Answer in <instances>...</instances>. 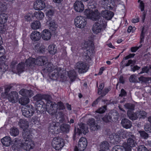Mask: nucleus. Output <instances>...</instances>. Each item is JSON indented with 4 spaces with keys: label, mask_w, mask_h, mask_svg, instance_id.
<instances>
[{
    "label": "nucleus",
    "mask_w": 151,
    "mask_h": 151,
    "mask_svg": "<svg viewBox=\"0 0 151 151\" xmlns=\"http://www.w3.org/2000/svg\"><path fill=\"white\" fill-rule=\"evenodd\" d=\"M122 137L124 139H126L127 142H124V148L126 151H132V148L137 145L135 141L136 137L131 132H124L122 134Z\"/></svg>",
    "instance_id": "nucleus-1"
},
{
    "label": "nucleus",
    "mask_w": 151,
    "mask_h": 151,
    "mask_svg": "<svg viewBox=\"0 0 151 151\" xmlns=\"http://www.w3.org/2000/svg\"><path fill=\"white\" fill-rule=\"evenodd\" d=\"M15 141L17 142L21 148L27 151H29L30 149H32L34 146V142L32 140L24 141L23 139H18Z\"/></svg>",
    "instance_id": "nucleus-2"
},
{
    "label": "nucleus",
    "mask_w": 151,
    "mask_h": 151,
    "mask_svg": "<svg viewBox=\"0 0 151 151\" xmlns=\"http://www.w3.org/2000/svg\"><path fill=\"white\" fill-rule=\"evenodd\" d=\"M79 127L76 128L75 127L74 131V133L73 137V139L74 140L75 139L76 135L77 134L78 135H80L82 133H83L84 134H86L88 132V128L87 125L82 123H81L78 124Z\"/></svg>",
    "instance_id": "nucleus-3"
},
{
    "label": "nucleus",
    "mask_w": 151,
    "mask_h": 151,
    "mask_svg": "<svg viewBox=\"0 0 151 151\" xmlns=\"http://www.w3.org/2000/svg\"><path fill=\"white\" fill-rule=\"evenodd\" d=\"M22 111L24 116L30 118L33 115L35 111L34 107L32 105H27L22 108Z\"/></svg>",
    "instance_id": "nucleus-4"
},
{
    "label": "nucleus",
    "mask_w": 151,
    "mask_h": 151,
    "mask_svg": "<svg viewBox=\"0 0 151 151\" xmlns=\"http://www.w3.org/2000/svg\"><path fill=\"white\" fill-rule=\"evenodd\" d=\"M49 102L47 103L45 105L46 110L51 115H55L57 112L58 105L55 102Z\"/></svg>",
    "instance_id": "nucleus-5"
},
{
    "label": "nucleus",
    "mask_w": 151,
    "mask_h": 151,
    "mask_svg": "<svg viewBox=\"0 0 151 151\" xmlns=\"http://www.w3.org/2000/svg\"><path fill=\"white\" fill-rule=\"evenodd\" d=\"M106 24V22L103 18L99 21L96 22L93 26L92 30L94 33L97 34L101 32L102 30V27Z\"/></svg>",
    "instance_id": "nucleus-6"
},
{
    "label": "nucleus",
    "mask_w": 151,
    "mask_h": 151,
    "mask_svg": "<svg viewBox=\"0 0 151 151\" xmlns=\"http://www.w3.org/2000/svg\"><path fill=\"white\" fill-rule=\"evenodd\" d=\"M52 145L56 150H59L64 146L63 139L60 137H55L52 140Z\"/></svg>",
    "instance_id": "nucleus-7"
},
{
    "label": "nucleus",
    "mask_w": 151,
    "mask_h": 151,
    "mask_svg": "<svg viewBox=\"0 0 151 151\" xmlns=\"http://www.w3.org/2000/svg\"><path fill=\"white\" fill-rule=\"evenodd\" d=\"M87 19L83 16L77 17L75 19V24L76 26L80 28H83L87 24Z\"/></svg>",
    "instance_id": "nucleus-8"
},
{
    "label": "nucleus",
    "mask_w": 151,
    "mask_h": 151,
    "mask_svg": "<svg viewBox=\"0 0 151 151\" xmlns=\"http://www.w3.org/2000/svg\"><path fill=\"white\" fill-rule=\"evenodd\" d=\"M61 69L59 67H53V69L50 73L51 77L54 80H56L58 78H62L64 76L61 73Z\"/></svg>",
    "instance_id": "nucleus-9"
},
{
    "label": "nucleus",
    "mask_w": 151,
    "mask_h": 151,
    "mask_svg": "<svg viewBox=\"0 0 151 151\" xmlns=\"http://www.w3.org/2000/svg\"><path fill=\"white\" fill-rule=\"evenodd\" d=\"M76 69L78 70L79 73H82L87 72L88 69V67L86 63L80 62L76 64Z\"/></svg>",
    "instance_id": "nucleus-10"
},
{
    "label": "nucleus",
    "mask_w": 151,
    "mask_h": 151,
    "mask_svg": "<svg viewBox=\"0 0 151 151\" xmlns=\"http://www.w3.org/2000/svg\"><path fill=\"white\" fill-rule=\"evenodd\" d=\"M87 124L90 126L91 130L95 131L100 129L101 127L95 123V119L93 118H89L87 122Z\"/></svg>",
    "instance_id": "nucleus-11"
},
{
    "label": "nucleus",
    "mask_w": 151,
    "mask_h": 151,
    "mask_svg": "<svg viewBox=\"0 0 151 151\" xmlns=\"http://www.w3.org/2000/svg\"><path fill=\"white\" fill-rule=\"evenodd\" d=\"M100 14L97 9H95L94 11L92 10L90 14L89 15V18L93 21H99L101 19H102L100 16Z\"/></svg>",
    "instance_id": "nucleus-12"
},
{
    "label": "nucleus",
    "mask_w": 151,
    "mask_h": 151,
    "mask_svg": "<svg viewBox=\"0 0 151 151\" xmlns=\"http://www.w3.org/2000/svg\"><path fill=\"white\" fill-rule=\"evenodd\" d=\"M87 145V142L86 139L84 137H81L79 140L78 145L79 150L82 151L86 148Z\"/></svg>",
    "instance_id": "nucleus-13"
},
{
    "label": "nucleus",
    "mask_w": 151,
    "mask_h": 151,
    "mask_svg": "<svg viewBox=\"0 0 151 151\" xmlns=\"http://www.w3.org/2000/svg\"><path fill=\"white\" fill-rule=\"evenodd\" d=\"M74 7L75 10L77 12H81L84 10V6L82 1H76L74 4Z\"/></svg>",
    "instance_id": "nucleus-14"
},
{
    "label": "nucleus",
    "mask_w": 151,
    "mask_h": 151,
    "mask_svg": "<svg viewBox=\"0 0 151 151\" xmlns=\"http://www.w3.org/2000/svg\"><path fill=\"white\" fill-rule=\"evenodd\" d=\"M45 7V3L41 0H37L34 2V8L36 10H41Z\"/></svg>",
    "instance_id": "nucleus-15"
},
{
    "label": "nucleus",
    "mask_w": 151,
    "mask_h": 151,
    "mask_svg": "<svg viewBox=\"0 0 151 151\" xmlns=\"http://www.w3.org/2000/svg\"><path fill=\"white\" fill-rule=\"evenodd\" d=\"M22 138L20 139H23L24 141L27 140H32L31 139V136L30 134V130L27 128H24L23 129L22 132Z\"/></svg>",
    "instance_id": "nucleus-16"
},
{
    "label": "nucleus",
    "mask_w": 151,
    "mask_h": 151,
    "mask_svg": "<svg viewBox=\"0 0 151 151\" xmlns=\"http://www.w3.org/2000/svg\"><path fill=\"white\" fill-rule=\"evenodd\" d=\"M7 97L10 101L12 103H15L17 101L18 97V93L16 91L12 92L9 94Z\"/></svg>",
    "instance_id": "nucleus-17"
},
{
    "label": "nucleus",
    "mask_w": 151,
    "mask_h": 151,
    "mask_svg": "<svg viewBox=\"0 0 151 151\" xmlns=\"http://www.w3.org/2000/svg\"><path fill=\"white\" fill-rule=\"evenodd\" d=\"M19 94L26 97H31L33 95V93L31 90L22 89L19 92Z\"/></svg>",
    "instance_id": "nucleus-18"
},
{
    "label": "nucleus",
    "mask_w": 151,
    "mask_h": 151,
    "mask_svg": "<svg viewBox=\"0 0 151 151\" xmlns=\"http://www.w3.org/2000/svg\"><path fill=\"white\" fill-rule=\"evenodd\" d=\"M102 17L107 20L110 19L114 15L113 12L107 10L103 11L101 13Z\"/></svg>",
    "instance_id": "nucleus-19"
},
{
    "label": "nucleus",
    "mask_w": 151,
    "mask_h": 151,
    "mask_svg": "<svg viewBox=\"0 0 151 151\" xmlns=\"http://www.w3.org/2000/svg\"><path fill=\"white\" fill-rule=\"evenodd\" d=\"M30 38L32 40L34 41L39 40L41 38L40 33L37 31H33L31 33Z\"/></svg>",
    "instance_id": "nucleus-20"
},
{
    "label": "nucleus",
    "mask_w": 151,
    "mask_h": 151,
    "mask_svg": "<svg viewBox=\"0 0 151 151\" xmlns=\"http://www.w3.org/2000/svg\"><path fill=\"white\" fill-rule=\"evenodd\" d=\"M51 37V34L48 29H45L42 32L41 37L44 40H50Z\"/></svg>",
    "instance_id": "nucleus-21"
},
{
    "label": "nucleus",
    "mask_w": 151,
    "mask_h": 151,
    "mask_svg": "<svg viewBox=\"0 0 151 151\" xmlns=\"http://www.w3.org/2000/svg\"><path fill=\"white\" fill-rule=\"evenodd\" d=\"M121 124L122 126L126 129H130L132 126L131 122L128 119L125 118L122 119Z\"/></svg>",
    "instance_id": "nucleus-22"
},
{
    "label": "nucleus",
    "mask_w": 151,
    "mask_h": 151,
    "mask_svg": "<svg viewBox=\"0 0 151 151\" xmlns=\"http://www.w3.org/2000/svg\"><path fill=\"white\" fill-rule=\"evenodd\" d=\"M49 130V132H51L53 134L57 133V132L60 131V129L59 127L56 126L55 122H52L50 124Z\"/></svg>",
    "instance_id": "nucleus-23"
},
{
    "label": "nucleus",
    "mask_w": 151,
    "mask_h": 151,
    "mask_svg": "<svg viewBox=\"0 0 151 151\" xmlns=\"http://www.w3.org/2000/svg\"><path fill=\"white\" fill-rule=\"evenodd\" d=\"M36 109L41 113L44 112L45 106L44 102L43 101H39L36 102L35 103Z\"/></svg>",
    "instance_id": "nucleus-24"
},
{
    "label": "nucleus",
    "mask_w": 151,
    "mask_h": 151,
    "mask_svg": "<svg viewBox=\"0 0 151 151\" xmlns=\"http://www.w3.org/2000/svg\"><path fill=\"white\" fill-rule=\"evenodd\" d=\"M109 138L111 140H113V142H114V143L116 144L119 142L121 141V138L119 136L118 134L114 133L109 135Z\"/></svg>",
    "instance_id": "nucleus-25"
},
{
    "label": "nucleus",
    "mask_w": 151,
    "mask_h": 151,
    "mask_svg": "<svg viewBox=\"0 0 151 151\" xmlns=\"http://www.w3.org/2000/svg\"><path fill=\"white\" fill-rule=\"evenodd\" d=\"M1 142L3 145L6 147L9 146L12 142V140L10 137L6 136L1 139Z\"/></svg>",
    "instance_id": "nucleus-26"
},
{
    "label": "nucleus",
    "mask_w": 151,
    "mask_h": 151,
    "mask_svg": "<svg viewBox=\"0 0 151 151\" xmlns=\"http://www.w3.org/2000/svg\"><path fill=\"white\" fill-rule=\"evenodd\" d=\"M47 60V58L45 57L40 56L38 57L35 60L36 65L42 66Z\"/></svg>",
    "instance_id": "nucleus-27"
},
{
    "label": "nucleus",
    "mask_w": 151,
    "mask_h": 151,
    "mask_svg": "<svg viewBox=\"0 0 151 151\" xmlns=\"http://www.w3.org/2000/svg\"><path fill=\"white\" fill-rule=\"evenodd\" d=\"M94 49V47L93 43H88L86 47V53L85 54L91 56Z\"/></svg>",
    "instance_id": "nucleus-28"
},
{
    "label": "nucleus",
    "mask_w": 151,
    "mask_h": 151,
    "mask_svg": "<svg viewBox=\"0 0 151 151\" xmlns=\"http://www.w3.org/2000/svg\"><path fill=\"white\" fill-rule=\"evenodd\" d=\"M127 115L129 118L132 120H135L138 119L136 111L134 112L132 111L128 110Z\"/></svg>",
    "instance_id": "nucleus-29"
},
{
    "label": "nucleus",
    "mask_w": 151,
    "mask_h": 151,
    "mask_svg": "<svg viewBox=\"0 0 151 151\" xmlns=\"http://www.w3.org/2000/svg\"><path fill=\"white\" fill-rule=\"evenodd\" d=\"M18 124L21 128L23 129L27 128L29 126L28 121L24 119H20L18 122Z\"/></svg>",
    "instance_id": "nucleus-30"
},
{
    "label": "nucleus",
    "mask_w": 151,
    "mask_h": 151,
    "mask_svg": "<svg viewBox=\"0 0 151 151\" xmlns=\"http://www.w3.org/2000/svg\"><path fill=\"white\" fill-rule=\"evenodd\" d=\"M44 70L47 71V72L51 73V71L53 68V65L50 62H47L44 65Z\"/></svg>",
    "instance_id": "nucleus-31"
},
{
    "label": "nucleus",
    "mask_w": 151,
    "mask_h": 151,
    "mask_svg": "<svg viewBox=\"0 0 151 151\" xmlns=\"http://www.w3.org/2000/svg\"><path fill=\"white\" fill-rule=\"evenodd\" d=\"M138 79L142 84L149 83L151 81V78L149 77H145L141 76L138 78Z\"/></svg>",
    "instance_id": "nucleus-32"
},
{
    "label": "nucleus",
    "mask_w": 151,
    "mask_h": 151,
    "mask_svg": "<svg viewBox=\"0 0 151 151\" xmlns=\"http://www.w3.org/2000/svg\"><path fill=\"white\" fill-rule=\"evenodd\" d=\"M137 118L145 119L147 117V113L143 110H139L136 111Z\"/></svg>",
    "instance_id": "nucleus-33"
},
{
    "label": "nucleus",
    "mask_w": 151,
    "mask_h": 151,
    "mask_svg": "<svg viewBox=\"0 0 151 151\" xmlns=\"http://www.w3.org/2000/svg\"><path fill=\"white\" fill-rule=\"evenodd\" d=\"M109 143L106 141H104L100 143L99 147L101 149L105 151L109 148Z\"/></svg>",
    "instance_id": "nucleus-34"
},
{
    "label": "nucleus",
    "mask_w": 151,
    "mask_h": 151,
    "mask_svg": "<svg viewBox=\"0 0 151 151\" xmlns=\"http://www.w3.org/2000/svg\"><path fill=\"white\" fill-rule=\"evenodd\" d=\"M70 128V126L68 124H63L61 125L60 129L63 132L66 133L68 132Z\"/></svg>",
    "instance_id": "nucleus-35"
},
{
    "label": "nucleus",
    "mask_w": 151,
    "mask_h": 151,
    "mask_svg": "<svg viewBox=\"0 0 151 151\" xmlns=\"http://www.w3.org/2000/svg\"><path fill=\"white\" fill-rule=\"evenodd\" d=\"M31 27L32 29H37L41 27V24L39 21H35L31 24Z\"/></svg>",
    "instance_id": "nucleus-36"
},
{
    "label": "nucleus",
    "mask_w": 151,
    "mask_h": 151,
    "mask_svg": "<svg viewBox=\"0 0 151 151\" xmlns=\"http://www.w3.org/2000/svg\"><path fill=\"white\" fill-rule=\"evenodd\" d=\"M68 75L71 81L73 82L76 79V74L74 70L69 71L68 72Z\"/></svg>",
    "instance_id": "nucleus-37"
},
{
    "label": "nucleus",
    "mask_w": 151,
    "mask_h": 151,
    "mask_svg": "<svg viewBox=\"0 0 151 151\" xmlns=\"http://www.w3.org/2000/svg\"><path fill=\"white\" fill-rule=\"evenodd\" d=\"M48 50L50 54H55L57 51L55 45L54 44L50 45L48 47Z\"/></svg>",
    "instance_id": "nucleus-38"
},
{
    "label": "nucleus",
    "mask_w": 151,
    "mask_h": 151,
    "mask_svg": "<svg viewBox=\"0 0 151 151\" xmlns=\"http://www.w3.org/2000/svg\"><path fill=\"white\" fill-rule=\"evenodd\" d=\"M17 63L16 60L12 61L10 65L11 70L14 73H17Z\"/></svg>",
    "instance_id": "nucleus-39"
},
{
    "label": "nucleus",
    "mask_w": 151,
    "mask_h": 151,
    "mask_svg": "<svg viewBox=\"0 0 151 151\" xmlns=\"http://www.w3.org/2000/svg\"><path fill=\"white\" fill-rule=\"evenodd\" d=\"M8 19V16L5 13L0 14V24H4L6 22Z\"/></svg>",
    "instance_id": "nucleus-40"
},
{
    "label": "nucleus",
    "mask_w": 151,
    "mask_h": 151,
    "mask_svg": "<svg viewBox=\"0 0 151 151\" xmlns=\"http://www.w3.org/2000/svg\"><path fill=\"white\" fill-rule=\"evenodd\" d=\"M59 117L57 120L60 123H62L65 122V118L64 117L65 114L62 111H60L58 112Z\"/></svg>",
    "instance_id": "nucleus-41"
},
{
    "label": "nucleus",
    "mask_w": 151,
    "mask_h": 151,
    "mask_svg": "<svg viewBox=\"0 0 151 151\" xmlns=\"http://www.w3.org/2000/svg\"><path fill=\"white\" fill-rule=\"evenodd\" d=\"M34 15L36 18L39 20H41L44 17V13L40 11L35 12L34 14Z\"/></svg>",
    "instance_id": "nucleus-42"
},
{
    "label": "nucleus",
    "mask_w": 151,
    "mask_h": 151,
    "mask_svg": "<svg viewBox=\"0 0 151 151\" xmlns=\"http://www.w3.org/2000/svg\"><path fill=\"white\" fill-rule=\"evenodd\" d=\"M25 63L27 65L29 66H34L36 65L35 59L33 58H30L27 60Z\"/></svg>",
    "instance_id": "nucleus-43"
},
{
    "label": "nucleus",
    "mask_w": 151,
    "mask_h": 151,
    "mask_svg": "<svg viewBox=\"0 0 151 151\" xmlns=\"http://www.w3.org/2000/svg\"><path fill=\"white\" fill-rule=\"evenodd\" d=\"M58 26L54 20L51 21L49 23V29L52 31L55 30Z\"/></svg>",
    "instance_id": "nucleus-44"
},
{
    "label": "nucleus",
    "mask_w": 151,
    "mask_h": 151,
    "mask_svg": "<svg viewBox=\"0 0 151 151\" xmlns=\"http://www.w3.org/2000/svg\"><path fill=\"white\" fill-rule=\"evenodd\" d=\"M29 99L28 97H22L19 100V102L22 105H24L28 103Z\"/></svg>",
    "instance_id": "nucleus-45"
},
{
    "label": "nucleus",
    "mask_w": 151,
    "mask_h": 151,
    "mask_svg": "<svg viewBox=\"0 0 151 151\" xmlns=\"http://www.w3.org/2000/svg\"><path fill=\"white\" fill-rule=\"evenodd\" d=\"M17 66V73H21L24 71L25 64L24 63L21 62Z\"/></svg>",
    "instance_id": "nucleus-46"
},
{
    "label": "nucleus",
    "mask_w": 151,
    "mask_h": 151,
    "mask_svg": "<svg viewBox=\"0 0 151 151\" xmlns=\"http://www.w3.org/2000/svg\"><path fill=\"white\" fill-rule=\"evenodd\" d=\"M10 132L11 135L16 136L19 134V131L18 129L14 127L10 129Z\"/></svg>",
    "instance_id": "nucleus-47"
},
{
    "label": "nucleus",
    "mask_w": 151,
    "mask_h": 151,
    "mask_svg": "<svg viewBox=\"0 0 151 151\" xmlns=\"http://www.w3.org/2000/svg\"><path fill=\"white\" fill-rule=\"evenodd\" d=\"M109 114L110 115H112L113 116L112 121H114L118 119L119 116L118 114L117 111L115 110L111 111L109 112Z\"/></svg>",
    "instance_id": "nucleus-48"
},
{
    "label": "nucleus",
    "mask_w": 151,
    "mask_h": 151,
    "mask_svg": "<svg viewBox=\"0 0 151 151\" xmlns=\"http://www.w3.org/2000/svg\"><path fill=\"white\" fill-rule=\"evenodd\" d=\"M110 114H109V112L108 114H106L103 118L102 119L103 121L106 123L111 122L112 121L111 117H110Z\"/></svg>",
    "instance_id": "nucleus-49"
},
{
    "label": "nucleus",
    "mask_w": 151,
    "mask_h": 151,
    "mask_svg": "<svg viewBox=\"0 0 151 151\" xmlns=\"http://www.w3.org/2000/svg\"><path fill=\"white\" fill-rule=\"evenodd\" d=\"M124 106L126 109H129V110L132 111L134 109L135 105L132 104L127 103L124 105Z\"/></svg>",
    "instance_id": "nucleus-50"
},
{
    "label": "nucleus",
    "mask_w": 151,
    "mask_h": 151,
    "mask_svg": "<svg viewBox=\"0 0 151 151\" xmlns=\"http://www.w3.org/2000/svg\"><path fill=\"white\" fill-rule=\"evenodd\" d=\"M141 137L144 139H147L149 137L148 134L144 131H138Z\"/></svg>",
    "instance_id": "nucleus-51"
},
{
    "label": "nucleus",
    "mask_w": 151,
    "mask_h": 151,
    "mask_svg": "<svg viewBox=\"0 0 151 151\" xmlns=\"http://www.w3.org/2000/svg\"><path fill=\"white\" fill-rule=\"evenodd\" d=\"M112 151H126L125 148L119 145H115L114 147L112 149Z\"/></svg>",
    "instance_id": "nucleus-52"
},
{
    "label": "nucleus",
    "mask_w": 151,
    "mask_h": 151,
    "mask_svg": "<svg viewBox=\"0 0 151 151\" xmlns=\"http://www.w3.org/2000/svg\"><path fill=\"white\" fill-rule=\"evenodd\" d=\"M129 81L130 82L137 83L139 82L137 81V77L134 74L131 75L129 78Z\"/></svg>",
    "instance_id": "nucleus-53"
},
{
    "label": "nucleus",
    "mask_w": 151,
    "mask_h": 151,
    "mask_svg": "<svg viewBox=\"0 0 151 151\" xmlns=\"http://www.w3.org/2000/svg\"><path fill=\"white\" fill-rule=\"evenodd\" d=\"M106 106L104 105L95 111V112L99 114L103 113L105 111L106 109Z\"/></svg>",
    "instance_id": "nucleus-54"
},
{
    "label": "nucleus",
    "mask_w": 151,
    "mask_h": 151,
    "mask_svg": "<svg viewBox=\"0 0 151 151\" xmlns=\"http://www.w3.org/2000/svg\"><path fill=\"white\" fill-rule=\"evenodd\" d=\"M42 99H45L47 101V103H48V102H52L51 101L52 98L50 95L48 94H42Z\"/></svg>",
    "instance_id": "nucleus-55"
},
{
    "label": "nucleus",
    "mask_w": 151,
    "mask_h": 151,
    "mask_svg": "<svg viewBox=\"0 0 151 151\" xmlns=\"http://www.w3.org/2000/svg\"><path fill=\"white\" fill-rule=\"evenodd\" d=\"M42 94H38L34 96L33 98L34 101L37 102L39 101H42Z\"/></svg>",
    "instance_id": "nucleus-56"
},
{
    "label": "nucleus",
    "mask_w": 151,
    "mask_h": 151,
    "mask_svg": "<svg viewBox=\"0 0 151 151\" xmlns=\"http://www.w3.org/2000/svg\"><path fill=\"white\" fill-rule=\"evenodd\" d=\"M6 6L5 2L4 3L0 2V12H4L6 9Z\"/></svg>",
    "instance_id": "nucleus-57"
},
{
    "label": "nucleus",
    "mask_w": 151,
    "mask_h": 151,
    "mask_svg": "<svg viewBox=\"0 0 151 151\" xmlns=\"http://www.w3.org/2000/svg\"><path fill=\"white\" fill-rule=\"evenodd\" d=\"M150 68V65L149 67L147 66H145L142 69V71L139 73V74H141L144 73H147L149 71Z\"/></svg>",
    "instance_id": "nucleus-58"
},
{
    "label": "nucleus",
    "mask_w": 151,
    "mask_h": 151,
    "mask_svg": "<svg viewBox=\"0 0 151 151\" xmlns=\"http://www.w3.org/2000/svg\"><path fill=\"white\" fill-rule=\"evenodd\" d=\"M144 129L147 132L151 133V124H146L145 125Z\"/></svg>",
    "instance_id": "nucleus-59"
},
{
    "label": "nucleus",
    "mask_w": 151,
    "mask_h": 151,
    "mask_svg": "<svg viewBox=\"0 0 151 151\" xmlns=\"http://www.w3.org/2000/svg\"><path fill=\"white\" fill-rule=\"evenodd\" d=\"M4 49L3 48H0V61H3V59L5 58V56H4Z\"/></svg>",
    "instance_id": "nucleus-60"
},
{
    "label": "nucleus",
    "mask_w": 151,
    "mask_h": 151,
    "mask_svg": "<svg viewBox=\"0 0 151 151\" xmlns=\"http://www.w3.org/2000/svg\"><path fill=\"white\" fill-rule=\"evenodd\" d=\"M144 29V27L142 28V31L141 32L140 37V43L144 41L145 34V33L143 32Z\"/></svg>",
    "instance_id": "nucleus-61"
},
{
    "label": "nucleus",
    "mask_w": 151,
    "mask_h": 151,
    "mask_svg": "<svg viewBox=\"0 0 151 151\" xmlns=\"http://www.w3.org/2000/svg\"><path fill=\"white\" fill-rule=\"evenodd\" d=\"M138 151H149V150L144 145L139 146L137 149Z\"/></svg>",
    "instance_id": "nucleus-62"
},
{
    "label": "nucleus",
    "mask_w": 151,
    "mask_h": 151,
    "mask_svg": "<svg viewBox=\"0 0 151 151\" xmlns=\"http://www.w3.org/2000/svg\"><path fill=\"white\" fill-rule=\"evenodd\" d=\"M104 87V84L103 83H101L99 86L98 91V93L100 95L101 93V91L102 90Z\"/></svg>",
    "instance_id": "nucleus-63"
},
{
    "label": "nucleus",
    "mask_w": 151,
    "mask_h": 151,
    "mask_svg": "<svg viewBox=\"0 0 151 151\" xmlns=\"http://www.w3.org/2000/svg\"><path fill=\"white\" fill-rule=\"evenodd\" d=\"M130 67H131V70L134 72L140 68V67H139L137 65H135L133 67V65H131Z\"/></svg>",
    "instance_id": "nucleus-64"
}]
</instances>
